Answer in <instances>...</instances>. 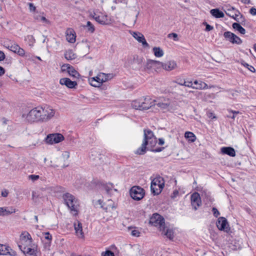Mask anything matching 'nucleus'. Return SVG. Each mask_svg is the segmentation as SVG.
I'll list each match as a JSON object with an SVG mask.
<instances>
[{
  "instance_id": "f257e3e1",
  "label": "nucleus",
  "mask_w": 256,
  "mask_h": 256,
  "mask_svg": "<svg viewBox=\"0 0 256 256\" xmlns=\"http://www.w3.org/2000/svg\"><path fill=\"white\" fill-rule=\"evenodd\" d=\"M157 143L156 138L154 136L152 132L150 130H144V138L142 146L135 152L136 154L142 155L144 154L146 150H150L154 152L162 151L164 148L152 150Z\"/></svg>"
},
{
  "instance_id": "f03ea898",
  "label": "nucleus",
  "mask_w": 256,
  "mask_h": 256,
  "mask_svg": "<svg viewBox=\"0 0 256 256\" xmlns=\"http://www.w3.org/2000/svg\"><path fill=\"white\" fill-rule=\"evenodd\" d=\"M150 223L154 226L158 227L162 234L170 240L174 238V232L172 229L166 226L164 218L158 214H154L150 218Z\"/></svg>"
},
{
  "instance_id": "7ed1b4c3",
  "label": "nucleus",
  "mask_w": 256,
  "mask_h": 256,
  "mask_svg": "<svg viewBox=\"0 0 256 256\" xmlns=\"http://www.w3.org/2000/svg\"><path fill=\"white\" fill-rule=\"evenodd\" d=\"M62 198L64 200V204L70 210V213L74 216L77 215L80 207L78 200L73 195L68 192L64 194L62 196Z\"/></svg>"
},
{
  "instance_id": "20e7f679",
  "label": "nucleus",
  "mask_w": 256,
  "mask_h": 256,
  "mask_svg": "<svg viewBox=\"0 0 256 256\" xmlns=\"http://www.w3.org/2000/svg\"><path fill=\"white\" fill-rule=\"evenodd\" d=\"M41 106H37L30 110L28 113H24L22 118L28 122H41Z\"/></svg>"
},
{
  "instance_id": "39448f33",
  "label": "nucleus",
  "mask_w": 256,
  "mask_h": 256,
  "mask_svg": "<svg viewBox=\"0 0 256 256\" xmlns=\"http://www.w3.org/2000/svg\"><path fill=\"white\" fill-rule=\"evenodd\" d=\"M112 74L100 72L96 76L90 78L88 81L92 86L99 87L103 82L112 79Z\"/></svg>"
},
{
  "instance_id": "423d86ee",
  "label": "nucleus",
  "mask_w": 256,
  "mask_h": 256,
  "mask_svg": "<svg viewBox=\"0 0 256 256\" xmlns=\"http://www.w3.org/2000/svg\"><path fill=\"white\" fill-rule=\"evenodd\" d=\"M164 179L160 176L154 178L152 180L150 185V189L152 193L156 195L159 194L164 188Z\"/></svg>"
},
{
  "instance_id": "0eeeda50",
  "label": "nucleus",
  "mask_w": 256,
  "mask_h": 256,
  "mask_svg": "<svg viewBox=\"0 0 256 256\" xmlns=\"http://www.w3.org/2000/svg\"><path fill=\"white\" fill-rule=\"evenodd\" d=\"M41 122H46L52 118L56 113L55 110L50 106H41Z\"/></svg>"
},
{
  "instance_id": "6e6552de",
  "label": "nucleus",
  "mask_w": 256,
  "mask_h": 256,
  "mask_svg": "<svg viewBox=\"0 0 256 256\" xmlns=\"http://www.w3.org/2000/svg\"><path fill=\"white\" fill-rule=\"evenodd\" d=\"M130 195L134 200H139L142 199L144 195V190L139 186H134L130 190Z\"/></svg>"
},
{
  "instance_id": "1a4fd4ad",
  "label": "nucleus",
  "mask_w": 256,
  "mask_h": 256,
  "mask_svg": "<svg viewBox=\"0 0 256 256\" xmlns=\"http://www.w3.org/2000/svg\"><path fill=\"white\" fill-rule=\"evenodd\" d=\"M64 140V136L62 134L55 133L48 134L45 139V141L48 144H52L58 143Z\"/></svg>"
},
{
  "instance_id": "9d476101",
  "label": "nucleus",
  "mask_w": 256,
  "mask_h": 256,
  "mask_svg": "<svg viewBox=\"0 0 256 256\" xmlns=\"http://www.w3.org/2000/svg\"><path fill=\"white\" fill-rule=\"evenodd\" d=\"M160 64H162L160 61L149 59L146 60V62L144 64V71L150 73L153 70L160 68Z\"/></svg>"
},
{
  "instance_id": "9b49d317",
  "label": "nucleus",
  "mask_w": 256,
  "mask_h": 256,
  "mask_svg": "<svg viewBox=\"0 0 256 256\" xmlns=\"http://www.w3.org/2000/svg\"><path fill=\"white\" fill-rule=\"evenodd\" d=\"M224 36L226 40L232 44H240L242 43V40L234 34L230 32H226L224 34Z\"/></svg>"
},
{
  "instance_id": "f8f14e48",
  "label": "nucleus",
  "mask_w": 256,
  "mask_h": 256,
  "mask_svg": "<svg viewBox=\"0 0 256 256\" xmlns=\"http://www.w3.org/2000/svg\"><path fill=\"white\" fill-rule=\"evenodd\" d=\"M216 226L218 230L228 232L230 228L226 219L224 217H220L216 222Z\"/></svg>"
},
{
  "instance_id": "ddd939ff",
  "label": "nucleus",
  "mask_w": 256,
  "mask_h": 256,
  "mask_svg": "<svg viewBox=\"0 0 256 256\" xmlns=\"http://www.w3.org/2000/svg\"><path fill=\"white\" fill-rule=\"evenodd\" d=\"M132 36L139 42L142 43L143 46L148 48L149 44L146 42L144 36L140 32H130Z\"/></svg>"
},
{
  "instance_id": "4468645a",
  "label": "nucleus",
  "mask_w": 256,
  "mask_h": 256,
  "mask_svg": "<svg viewBox=\"0 0 256 256\" xmlns=\"http://www.w3.org/2000/svg\"><path fill=\"white\" fill-rule=\"evenodd\" d=\"M155 105V100L149 97L141 99V110H146Z\"/></svg>"
},
{
  "instance_id": "2eb2a0df",
  "label": "nucleus",
  "mask_w": 256,
  "mask_h": 256,
  "mask_svg": "<svg viewBox=\"0 0 256 256\" xmlns=\"http://www.w3.org/2000/svg\"><path fill=\"white\" fill-rule=\"evenodd\" d=\"M191 204L195 210H196L201 205V198L198 193L194 192L192 194Z\"/></svg>"
},
{
  "instance_id": "dca6fc26",
  "label": "nucleus",
  "mask_w": 256,
  "mask_h": 256,
  "mask_svg": "<svg viewBox=\"0 0 256 256\" xmlns=\"http://www.w3.org/2000/svg\"><path fill=\"white\" fill-rule=\"evenodd\" d=\"M20 240L22 244L25 246L31 245L32 240L30 234L25 231L22 232L20 236Z\"/></svg>"
},
{
  "instance_id": "f3484780",
  "label": "nucleus",
  "mask_w": 256,
  "mask_h": 256,
  "mask_svg": "<svg viewBox=\"0 0 256 256\" xmlns=\"http://www.w3.org/2000/svg\"><path fill=\"white\" fill-rule=\"evenodd\" d=\"M102 208L106 212L112 214L116 209V205L112 200H108L104 205L102 206Z\"/></svg>"
},
{
  "instance_id": "a211bd4d",
  "label": "nucleus",
  "mask_w": 256,
  "mask_h": 256,
  "mask_svg": "<svg viewBox=\"0 0 256 256\" xmlns=\"http://www.w3.org/2000/svg\"><path fill=\"white\" fill-rule=\"evenodd\" d=\"M60 83L62 85H64L69 88H74L77 86L76 82L72 81L68 78H62L60 80Z\"/></svg>"
},
{
  "instance_id": "6ab92c4d",
  "label": "nucleus",
  "mask_w": 256,
  "mask_h": 256,
  "mask_svg": "<svg viewBox=\"0 0 256 256\" xmlns=\"http://www.w3.org/2000/svg\"><path fill=\"white\" fill-rule=\"evenodd\" d=\"M162 64H160V68H162L164 70L168 71H170L176 68V64L174 60H170L166 63L161 62Z\"/></svg>"
},
{
  "instance_id": "aec40b11",
  "label": "nucleus",
  "mask_w": 256,
  "mask_h": 256,
  "mask_svg": "<svg viewBox=\"0 0 256 256\" xmlns=\"http://www.w3.org/2000/svg\"><path fill=\"white\" fill-rule=\"evenodd\" d=\"M74 228L76 235L80 238L84 237V232H82V224L78 220L74 223Z\"/></svg>"
},
{
  "instance_id": "412c9836",
  "label": "nucleus",
  "mask_w": 256,
  "mask_h": 256,
  "mask_svg": "<svg viewBox=\"0 0 256 256\" xmlns=\"http://www.w3.org/2000/svg\"><path fill=\"white\" fill-rule=\"evenodd\" d=\"M93 18L98 22L101 24L106 25L110 24L106 15L101 14L100 16H97L94 13Z\"/></svg>"
},
{
  "instance_id": "4be33fe9",
  "label": "nucleus",
  "mask_w": 256,
  "mask_h": 256,
  "mask_svg": "<svg viewBox=\"0 0 256 256\" xmlns=\"http://www.w3.org/2000/svg\"><path fill=\"white\" fill-rule=\"evenodd\" d=\"M142 60L140 58H134L130 62V66L133 70H140L142 66Z\"/></svg>"
},
{
  "instance_id": "5701e85b",
  "label": "nucleus",
  "mask_w": 256,
  "mask_h": 256,
  "mask_svg": "<svg viewBox=\"0 0 256 256\" xmlns=\"http://www.w3.org/2000/svg\"><path fill=\"white\" fill-rule=\"evenodd\" d=\"M194 86L193 88L198 89V90L208 89L209 88H210L213 87L212 86H210L208 87V84L206 83L202 82V81H198V80H195L194 82Z\"/></svg>"
},
{
  "instance_id": "b1692460",
  "label": "nucleus",
  "mask_w": 256,
  "mask_h": 256,
  "mask_svg": "<svg viewBox=\"0 0 256 256\" xmlns=\"http://www.w3.org/2000/svg\"><path fill=\"white\" fill-rule=\"evenodd\" d=\"M221 152L223 154H226L230 156H236L234 149L231 147H222L221 148Z\"/></svg>"
},
{
  "instance_id": "393cba45",
  "label": "nucleus",
  "mask_w": 256,
  "mask_h": 256,
  "mask_svg": "<svg viewBox=\"0 0 256 256\" xmlns=\"http://www.w3.org/2000/svg\"><path fill=\"white\" fill-rule=\"evenodd\" d=\"M66 39L70 42L74 43L76 41L75 34L72 30H68L66 32Z\"/></svg>"
},
{
  "instance_id": "a878e982",
  "label": "nucleus",
  "mask_w": 256,
  "mask_h": 256,
  "mask_svg": "<svg viewBox=\"0 0 256 256\" xmlns=\"http://www.w3.org/2000/svg\"><path fill=\"white\" fill-rule=\"evenodd\" d=\"M2 216L10 215L16 212V210L12 206L10 207H1Z\"/></svg>"
},
{
  "instance_id": "bb28decb",
  "label": "nucleus",
  "mask_w": 256,
  "mask_h": 256,
  "mask_svg": "<svg viewBox=\"0 0 256 256\" xmlns=\"http://www.w3.org/2000/svg\"><path fill=\"white\" fill-rule=\"evenodd\" d=\"M30 246V245L24 246V252L31 256H36V252L34 248H32Z\"/></svg>"
},
{
  "instance_id": "cd10ccee",
  "label": "nucleus",
  "mask_w": 256,
  "mask_h": 256,
  "mask_svg": "<svg viewBox=\"0 0 256 256\" xmlns=\"http://www.w3.org/2000/svg\"><path fill=\"white\" fill-rule=\"evenodd\" d=\"M210 12L212 16L216 18H222L224 16V12L218 8L211 10Z\"/></svg>"
},
{
  "instance_id": "c85d7f7f",
  "label": "nucleus",
  "mask_w": 256,
  "mask_h": 256,
  "mask_svg": "<svg viewBox=\"0 0 256 256\" xmlns=\"http://www.w3.org/2000/svg\"><path fill=\"white\" fill-rule=\"evenodd\" d=\"M152 52L155 56L157 58L162 57L164 54L163 50L160 47H154Z\"/></svg>"
},
{
  "instance_id": "c756f323",
  "label": "nucleus",
  "mask_w": 256,
  "mask_h": 256,
  "mask_svg": "<svg viewBox=\"0 0 256 256\" xmlns=\"http://www.w3.org/2000/svg\"><path fill=\"white\" fill-rule=\"evenodd\" d=\"M232 26L233 28L238 31L241 34H244L246 32V30L242 28L238 23H234L232 25Z\"/></svg>"
},
{
  "instance_id": "7c9ffc66",
  "label": "nucleus",
  "mask_w": 256,
  "mask_h": 256,
  "mask_svg": "<svg viewBox=\"0 0 256 256\" xmlns=\"http://www.w3.org/2000/svg\"><path fill=\"white\" fill-rule=\"evenodd\" d=\"M68 68H69L68 70V72L70 76L74 78H78L80 76V74L74 69V68L73 66H70Z\"/></svg>"
},
{
  "instance_id": "2f4dec72",
  "label": "nucleus",
  "mask_w": 256,
  "mask_h": 256,
  "mask_svg": "<svg viewBox=\"0 0 256 256\" xmlns=\"http://www.w3.org/2000/svg\"><path fill=\"white\" fill-rule=\"evenodd\" d=\"M236 10H236L234 8L228 6H226V8L225 12L226 14L230 17L233 16L234 12H235V11Z\"/></svg>"
},
{
  "instance_id": "473e14b6",
  "label": "nucleus",
  "mask_w": 256,
  "mask_h": 256,
  "mask_svg": "<svg viewBox=\"0 0 256 256\" xmlns=\"http://www.w3.org/2000/svg\"><path fill=\"white\" fill-rule=\"evenodd\" d=\"M4 46L8 49L13 52L14 53H16L18 47L19 46L18 44H16L15 43L10 44H5Z\"/></svg>"
},
{
  "instance_id": "72a5a7b5",
  "label": "nucleus",
  "mask_w": 256,
  "mask_h": 256,
  "mask_svg": "<svg viewBox=\"0 0 256 256\" xmlns=\"http://www.w3.org/2000/svg\"><path fill=\"white\" fill-rule=\"evenodd\" d=\"M65 58L67 60H72L76 58V56L72 50L66 51L64 54Z\"/></svg>"
},
{
  "instance_id": "f704fd0d",
  "label": "nucleus",
  "mask_w": 256,
  "mask_h": 256,
  "mask_svg": "<svg viewBox=\"0 0 256 256\" xmlns=\"http://www.w3.org/2000/svg\"><path fill=\"white\" fill-rule=\"evenodd\" d=\"M185 138L191 142H194L196 140V137L192 132H186L184 134Z\"/></svg>"
},
{
  "instance_id": "c9c22d12",
  "label": "nucleus",
  "mask_w": 256,
  "mask_h": 256,
  "mask_svg": "<svg viewBox=\"0 0 256 256\" xmlns=\"http://www.w3.org/2000/svg\"><path fill=\"white\" fill-rule=\"evenodd\" d=\"M16 54H17L21 56H25L26 58H28L30 57V54L26 53L24 50L23 48H21L20 46L18 47V48Z\"/></svg>"
},
{
  "instance_id": "e433bc0d",
  "label": "nucleus",
  "mask_w": 256,
  "mask_h": 256,
  "mask_svg": "<svg viewBox=\"0 0 256 256\" xmlns=\"http://www.w3.org/2000/svg\"><path fill=\"white\" fill-rule=\"evenodd\" d=\"M141 99L134 100L132 102L131 106L136 110H141Z\"/></svg>"
},
{
  "instance_id": "4c0bfd02",
  "label": "nucleus",
  "mask_w": 256,
  "mask_h": 256,
  "mask_svg": "<svg viewBox=\"0 0 256 256\" xmlns=\"http://www.w3.org/2000/svg\"><path fill=\"white\" fill-rule=\"evenodd\" d=\"M25 40L28 42V46L30 47H32L35 43L36 40L34 37L32 35H28L26 38Z\"/></svg>"
},
{
  "instance_id": "58836bf2",
  "label": "nucleus",
  "mask_w": 256,
  "mask_h": 256,
  "mask_svg": "<svg viewBox=\"0 0 256 256\" xmlns=\"http://www.w3.org/2000/svg\"><path fill=\"white\" fill-rule=\"evenodd\" d=\"M157 106L162 110H169L170 104L166 102H158L156 104Z\"/></svg>"
},
{
  "instance_id": "ea45409f",
  "label": "nucleus",
  "mask_w": 256,
  "mask_h": 256,
  "mask_svg": "<svg viewBox=\"0 0 256 256\" xmlns=\"http://www.w3.org/2000/svg\"><path fill=\"white\" fill-rule=\"evenodd\" d=\"M8 246L6 245L0 244V254L6 255L8 254Z\"/></svg>"
},
{
  "instance_id": "a19ab883",
  "label": "nucleus",
  "mask_w": 256,
  "mask_h": 256,
  "mask_svg": "<svg viewBox=\"0 0 256 256\" xmlns=\"http://www.w3.org/2000/svg\"><path fill=\"white\" fill-rule=\"evenodd\" d=\"M239 16L241 18H244L243 16L240 14V12L238 10H236L235 11V12H234V16H230V17L233 18L239 22V20H240V18H238Z\"/></svg>"
},
{
  "instance_id": "79ce46f5",
  "label": "nucleus",
  "mask_w": 256,
  "mask_h": 256,
  "mask_svg": "<svg viewBox=\"0 0 256 256\" xmlns=\"http://www.w3.org/2000/svg\"><path fill=\"white\" fill-rule=\"evenodd\" d=\"M178 84L180 86H184L187 87L192 88L194 87V82L192 81H186L184 80V82H178Z\"/></svg>"
},
{
  "instance_id": "37998d69",
  "label": "nucleus",
  "mask_w": 256,
  "mask_h": 256,
  "mask_svg": "<svg viewBox=\"0 0 256 256\" xmlns=\"http://www.w3.org/2000/svg\"><path fill=\"white\" fill-rule=\"evenodd\" d=\"M34 18L36 20L38 21H42L43 22H48V21L46 19L44 16L36 15V14L34 16Z\"/></svg>"
},
{
  "instance_id": "c03bdc74",
  "label": "nucleus",
  "mask_w": 256,
  "mask_h": 256,
  "mask_svg": "<svg viewBox=\"0 0 256 256\" xmlns=\"http://www.w3.org/2000/svg\"><path fill=\"white\" fill-rule=\"evenodd\" d=\"M242 64L245 67L247 68L250 72H255L256 70L254 66L249 65L247 63L245 62L244 61H242Z\"/></svg>"
},
{
  "instance_id": "a18cd8bd",
  "label": "nucleus",
  "mask_w": 256,
  "mask_h": 256,
  "mask_svg": "<svg viewBox=\"0 0 256 256\" xmlns=\"http://www.w3.org/2000/svg\"><path fill=\"white\" fill-rule=\"evenodd\" d=\"M86 26L88 28V30L91 32H93L94 31V26L90 21L87 22Z\"/></svg>"
},
{
  "instance_id": "49530a36",
  "label": "nucleus",
  "mask_w": 256,
  "mask_h": 256,
  "mask_svg": "<svg viewBox=\"0 0 256 256\" xmlns=\"http://www.w3.org/2000/svg\"><path fill=\"white\" fill-rule=\"evenodd\" d=\"M130 234L132 236L138 237L140 236V232L138 229L134 228L131 230Z\"/></svg>"
},
{
  "instance_id": "de8ad7c7",
  "label": "nucleus",
  "mask_w": 256,
  "mask_h": 256,
  "mask_svg": "<svg viewBox=\"0 0 256 256\" xmlns=\"http://www.w3.org/2000/svg\"><path fill=\"white\" fill-rule=\"evenodd\" d=\"M40 176L38 175L31 174L28 176V178L32 180V182H35L38 180Z\"/></svg>"
},
{
  "instance_id": "09e8293b",
  "label": "nucleus",
  "mask_w": 256,
  "mask_h": 256,
  "mask_svg": "<svg viewBox=\"0 0 256 256\" xmlns=\"http://www.w3.org/2000/svg\"><path fill=\"white\" fill-rule=\"evenodd\" d=\"M102 256H114V252L110 250H107L104 252H102Z\"/></svg>"
},
{
  "instance_id": "8fccbe9b",
  "label": "nucleus",
  "mask_w": 256,
  "mask_h": 256,
  "mask_svg": "<svg viewBox=\"0 0 256 256\" xmlns=\"http://www.w3.org/2000/svg\"><path fill=\"white\" fill-rule=\"evenodd\" d=\"M204 24L206 25V30L207 32L210 31L214 29V27L208 24L207 22H204Z\"/></svg>"
},
{
  "instance_id": "3c124183",
  "label": "nucleus",
  "mask_w": 256,
  "mask_h": 256,
  "mask_svg": "<svg viewBox=\"0 0 256 256\" xmlns=\"http://www.w3.org/2000/svg\"><path fill=\"white\" fill-rule=\"evenodd\" d=\"M7 250L8 252V254L12 256H16V252L11 250L8 246Z\"/></svg>"
},
{
  "instance_id": "603ef678",
  "label": "nucleus",
  "mask_w": 256,
  "mask_h": 256,
  "mask_svg": "<svg viewBox=\"0 0 256 256\" xmlns=\"http://www.w3.org/2000/svg\"><path fill=\"white\" fill-rule=\"evenodd\" d=\"M7 250L8 252V254L12 256H16V252L11 250L8 246Z\"/></svg>"
},
{
  "instance_id": "864d4df0",
  "label": "nucleus",
  "mask_w": 256,
  "mask_h": 256,
  "mask_svg": "<svg viewBox=\"0 0 256 256\" xmlns=\"http://www.w3.org/2000/svg\"><path fill=\"white\" fill-rule=\"evenodd\" d=\"M212 211L214 216L216 218L220 214L218 210L215 208H212Z\"/></svg>"
},
{
  "instance_id": "5fc2aeb1",
  "label": "nucleus",
  "mask_w": 256,
  "mask_h": 256,
  "mask_svg": "<svg viewBox=\"0 0 256 256\" xmlns=\"http://www.w3.org/2000/svg\"><path fill=\"white\" fill-rule=\"evenodd\" d=\"M70 66L69 64H63L62 66V71H66L68 72V70L69 68L68 67Z\"/></svg>"
},
{
  "instance_id": "6e6d98bb",
  "label": "nucleus",
  "mask_w": 256,
  "mask_h": 256,
  "mask_svg": "<svg viewBox=\"0 0 256 256\" xmlns=\"http://www.w3.org/2000/svg\"><path fill=\"white\" fill-rule=\"evenodd\" d=\"M62 156L64 158V159L67 160L70 157V153L68 152H63Z\"/></svg>"
},
{
  "instance_id": "4d7b16f0",
  "label": "nucleus",
  "mask_w": 256,
  "mask_h": 256,
  "mask_svg": "<svg viewBox=\"0 0 256 256\" xmlns=\"http://www.w3.org/2000/svg\"><path fill=\"white\" fill-rule=\"evenodd\" d=\"M29 8L30 12H35L36 10V6L32 3H29Z\"/></svg>"
},
{
  "instance_id": "13d9d810",
  "label": "nucleus",
  "mask_w": 256,
  "mask_h": 256,
  "mask_svg": "<svg viewBox=\"0 0 256 256\" xmlns=\"http://www.w3.org/2000/svg\"><path fill=\"white\" fill-rule=\"evenodd\" d=\"M171 36H172L174 38V40H178V34L176 33H171V34H170L168 35V38H170Z\"/></svg>"
},
{
  "instance_id": "bf43d9fd",
  "label": "nucleus",
  "mask_w": 256,
  "mask_h": 256,
  "mask_svg": "<svg viewBox=\"0 0 256 256\" xmlns=\"http://www.w3.org/2000/svg\"><path fill=\"white\" fill-rule=\"evenodd\" d=\"M44 238L48 240H52V236L50 235L49 232H45L44 234Z\"/></svg>"
},
{
  "instance_id": "052dcab7",
  "label": "nucleus",
  "mask_w": 256,
  "mask_h": 256,
  "mask_svg": "<svg viewBox=\"0 0 256 256\" xmlns=\"http://www.w3.org/2000/svg\"><path fill=\"white\" fill-rule=\"evenodd\" d=\"M250 13L252 16L256 15V8H252L250 10Z\"/></svg>"
},
{
  "instance_id": "680f3d73",
  "label": "nucleus",
  "mask_w": 256,
  "mask_h": 256,
  "mask_svg": "<svg viewBox=\"0 0 256 256\" xmlns=\"http://www.w3.org/2000/svg\"><path fill=\"white\" fill-rule=\"evenodd\" d=\"M8 192L6 190H2V194H1L2 196L3 197H6L8 196Z\"/></svg>"
},
{
  "instance_id": "e2e57ef3",
  "label": "nucleus",
  "mask_w": 256,
  "mask_h": 256,
  "mask_svg": "<svg viewBox=\"0 0 256 256\" xmlns=\"http://www.w3.org/2000/svg\"><path fill=\"white\" fill-rule=\"evenodd\" d=\"M230 98H234L238 96V92L236 91L232 92L230 93Z\"/></svg>"
},
{
  "instance_id": "0e129e2a",
  "label": "nucleus",
  "mask_w": 256,
  "mask_h": 256,
  "mask_svg": "<svg viewBox=\"0 0 256 256\" xmlns=\"http://www.w3.org/2000/svg\"><path fill=\"white\" fill-rule=\"evenodd\" d=\"M5 58L4 54L0 50V61L3 60Z\"/></svg>"
},
{
  "instance_id": "69168bd1",
  "label": "nucleus",
  "mask_w": 256,
  "mask_h": 256,
  "mask_svg": "<svg viewBox=\"0 0 256 256\" xmlns=\"http://www.w3.org/2000/svg\"><path fill=\"white\" fill-rule=\"evenodd\" d=\"M228 112L229 113L234 114L235 116L236 114H238L240 113L239 111H235V110H228Z\"/></svg>"
},
{
  "instance_id": "338daca9",
  "label": "nucleus",
  "mask_w": 256,
  "mask_h": 256,
  "mask_svg": "<svg viewBox=\"0 0 256 256\" xmlns=\"http://www.w3.org/2000/svg\"><path fill=\"white\" fill-rule=\"evenodd\" d=\"M4 69L2 67L0 66V76H2L4 74Z\"/></svg>"
},
{
  "instance_id": "774afa93",
  "label": "nucleus",
  "mask_w": 256,
  "mask_h": 256,
  "mask_svg": "<svg viewBox=\"0 0 256 256\" xmlns=\"http://www.w3.org/2000/svg\"><path fill=\"white\" fill-rule=\"evenodd\" d=\"M164 143V140L163 138H159L158 144L160 145H163Z\"/></svg>"
}]
</instances>
